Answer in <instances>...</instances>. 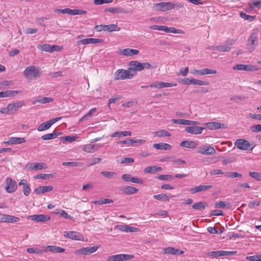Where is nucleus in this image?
<instances>
[{
    "label": "nucleus",
    "mask_w": 261,
    "mask_h": 261,
    "mask_svg": "<svg viewBox=\"0 0 261 261\" xmlns=\"http://www.w3.org/2000/svg\"><path fill=\"white\" fill-rule=\"evenodd\" d=\"M27 167L30 170H40L46 168V165L44 163H32L28 164Z\"/></svg>",
    "instance_id": "2eb2a0df"
},
{
    "label": "nucleus",
    "mask_w": 261,
    "mask_h": 261,
    "mask_svg": "<svg viewBox=\"0 0 261 261\" xmlns=\"http://www.w3.org/2000/svg\"><path fill=\"white\" fill-rule=\"evenodd\" d=\"M24 76L28 80L35 79L41 76V72L39 68L35 66H29L27 67L23 72Z\"/></svg>",
    "instance_id": "f257e3e1"
},
{
    "label": "nucleus",
    "mask_w": 261,
    "mask_h": 261,
    "mask_svg": "<svg viewBox=\"0 0 261 261\" xmlns=\"http://www.w3.org/2000/svg\"><path fill=\"white\" fill-rule=\"evenodd\" d=\"M203 125L210 129H218L224 128V124L220 122H212L204 123Z\"/></svg>",
    "instance_id": "a211bd4d"
},
{
    "label": "nucleus",
    "mask_w": 261,
    "mask_h": 261,
    "mask_svg": "<svg viewBox=\"0 0 261 261\" xmlns=\"http://www.w3.org/2000/svg\"><path fill=\"white\" fill-rule=\"evenodd\" d=\"M175 7L174 4L171 2H162L154 5L155 9L158 11H166Z\"/></svg>",
    "instance_id": "0eeeda50"
},
{
    "label": "nucleus",
    "mask_w": 261,
    "mask_h": 261,
    "mask_svg": "<svg viewBox=\"0 0 261 261\" xmlns=\"http://www.w3.org/2000/svg\"><path fill=\"white\" fill-rule=\"evenodd\" d=\"M54 177L52 174H40L37 175L35 178L46 180Z\"/></svg>",
    "instance_id": "603ef678"
},
{
    "label": "nucleus",
    "mask_w": 261,
    "mask_h": 261,
    "mask_svg": "<svg viewBox=\"0 0 261 261\" xmlns=\"http://www.w3.org/2000/svg\"><path fill=\"white\" fill-rule=\"evenodd\" d=\"M205 129L204 127H199L196 126H187L185 127V131L187 133L192 134H200L202 133V130Z\"/></svg>",
    "instance_id": "f8f14e48"
},
{
    "label": "nucleus",
    "mask_w": 261,
    "mask_h": 261,
    "mask_svg": "<svg viewBox=\"0 0 261 261\" xmlns=\"http://www.w3.org/2000/svg\"><path fill=\"white\" fill-rule=\"evenodd\" d=\"M126 71L127 72V76H128L127 79H132L137 74V71L132 67L129 66Z\"/></svg>",
    "instance_id": "79ce46f5"
},
{
    "label": "nucleus",
    "mask_w": 261,
    "mask_h": 261,
    "mask_svg": "<svg viewBox=\"0 0 261 261\" xmlns=\"http://www.w3.org/2000/svg\"><path fill=\"white\" fill-rule=\"evenodd\" d=\"M181 82L184 85H193V79L185 78L182 80Z\"/></svg>",
    "instance_id": "774afa93"
},
{
    "label": "nucleus",
    "mask_w": 261,
    "mask_h": 261,
    "mask_svg": "<svg viewBox=\"0 0 261 261\" xmlns=\"http://www.w3.org/2000/svg\"><path fill=\"white\" fill-rule=\"evenodd\" d=\"M250 129L253 133H258L261 132V124H256L253 125L251 127Z\"/></svg>",
    "instance_id": "69168bd1"
},
{
    "label": "nucleus",
    "mask_w": 261,
    "mask_h": 261,
    "mask_svg": "<svg viewBox=\"0 0 261 261\" xmlns=\"http://www.w3.org/2000/svg\"><path fill=\"white\" fill-rule=\"evenodd\" d=\"M246 259L249 261H261V254L247 256Z\"/></svg>",
    "instance_id": "3c124183"
},
{
    "label": "nucleus",
    "mask_w": 261,
    "mask_h": 261,
    "mask_svg": "<svg viewBox=\"0 0 261 261\" xmlns=\"http://www.w3.org/2000/svg\"><path fill=\"white\" fill-rule=\"evenodd\" d=\"M6 185L5 190L9 193L14 192L17 189L16 182L10 177L6 178Z\"/></svg>",
    "instance_id": "423d86ee"
},
{
    "label": "nucleus",
    "mask_w": 261,
    "mask_h": 261,
    "mask_svg": "<svg viewBox=\"0 0 261 261\" xmlns=\"http://www.w3.org/2000/svg\"><path fill=\"white\" fill-rule=\"evenodd\" d=\"M180 146L188 148H195L197 146V143L192 141H183L180 143Z\"/></svg>",
    "instance_id": "7c9ffc66"
},
{
    "label": "nucleus",
    "mask_w": 261,
    "mask_h": 261,
    "mask_svg": "<svg viewBox=\"0 0 261 261\" xmlns=\"http://www.w3.org/2000/svg\"><path fill=\"white\" fill-rule=\"evenodd\" d=\"M201 75H206V74H216L217 73V71L215 70H213L209 68H205L203 69H201Z\"/></svg>",
    "instance_id": "de8ad7c7"
},
{
    "label": "nucleus",
    "mask_w": 261,
    "mask_h": 261,
    "mask_svg": "<svg viewBox=\"0 0 261 261\" xmlns=\"http://www.w3.org/2000/svg\"><path fill=\"white\" fill-rule=\"evenodd\" d=\"M53 187L51 186H40L34 190V193L39 195L42 193L50 192L53 190Z\"/></svg>",
    "instance_id": "5701e85b"
},
{
    "label": "nucleus",
    "mask_w": 261,
    "mask_h": 261,
    "mask_svg": "<svg viewBox=\"0 0 261 261\" xmlns=\"http://www.w3.org/2000/svg\"><path fill=\"white\" fill-rule=\"evenodd\" d=\"M86 11L80 9H70V15H82L85 14Z\"/></svg>",
    "instance_id": "4d7b16f0"
},
{
    "label": "nucleus",
    "mask_w": 261,
    "mask_h": 261,
    "mask_svg": "<svg viewBox=\"0 0 261 261\" xmlns=\"http://www.w3.org/2000/svg\"><path fill=\"white\" fill-rule=\"evenodd\" d=\"M32 220L36 222H45L50 220V217L48 215H44L42 214L40 215H34L30 216Z\"/></svg>",
    "instance_id": "dca6fc26"
},
{
    "label": "nucleus",
    "mask_w": 261,
    "mask_h": 261,
    "mask_svg": "<svg viewBox=\"0 0 261 261\" xmlns=\"http://www.w3.org/2000/svg\"><path fill=\"white\" fill-rule=\"evenodd\" d=\"M96 108H92L86 115H85L82 118H81L80 121H83L86 118L91 117L96 111Z\"/></svg>",
    "instance_id": "13d9d810"
},
{
    "label": "nucleus",
    "mask_w": 261,
    "mask_h": 261,
    "mask_svg": "<svg viewBox=\"0 0 261 261\" xmlns=\"http://www.w3.org/2000/svg\"><path fill=\"white\" fill-rule=\"evenodd\" d=\"M193 85L204 86L209 85V83L206 81H203L193 79Z\"/></svg>",
    "instance_id": "052dcab7"
},
{
    "label": "nucleus",
    "mask_w": 261,
    "mask_h": 261,
    "mask_svg": "<svg viewBox=\"0 0 261 261\" xmlns=\"http://www.w3.org/2000/svg\"><path fill=\"white\" fill-rule=\"evenodd\" d=\"M119 227L120 230L127 232H135L137 229V228L135 227H130L127 225H120Z\"/></svg>",
    "instance_id": "58836bf2"
},
{
    "label": "nucleus",
    "mask_w": 261,
    "mask_h": 261,
    "mask_svg": "<svg viewBox=\"0 0 261 261\" xmlns=\"http://www.w3.org/2000/svg\"><path fill=\"white\" fill-rule=\"evenodd\" d=\"M160 84L161 89L165 87H175L177 85V84L175 83H170L165 82H160Z\"/></svg>",
    "instance_id": "0e129e2a"
},
{
    "label": "nucleus",
    "mask_w": 261,
    "mask_h": 261,
    "mask_svg": "<svg viewBox=\"0 0 261 261\" xmlns=\"http://www.w3.org/2000/svg\"><path fill=\"white\" fill-rule=\"evenodd\" d=\"M223 213L221 210H213L211 211L209 214L210 217L212 216H223Z\"/></svg>",
    "instance_id": "e2e57ef3"
},
{
    "label": "nucleus",
    "mask_w": 261,
    "mask_h": 261,
    "mask_svg": "<svg viewBox=\"0 0 261 261\" xmlns=\"http://www.w3.org/2000/svg\"><path fill=\"white\" fill-rule=\"evenodd\" d=\"M154 137H169L171 136V134L167 131L164 129H159L156 132H155L153 133Z\"/></svg>",
    "instance_id": "c9c22d12"
},
{
    "label": "nucleus",
    "mask_w": 261,
    "mask_h": 261,
    "mask_svg": "<svg viewBox=\"0 0 261 261\" xmlns=\"http://www.w3.org/2000/svg\"><path fill=\"white\" fill-rule=\"evenodd\" d=\"M217 50L220 51H228L230 50V47L228 45H219L217 47Z\"/></svg>",
    "instance_id": "5fc2aeb1"
},
{
    "label": "nucleus",
    "mask_w": 261,
    "mask_h": 261,
    "mask_svg": "<svg viewBox=\"0 0 261 261\" xmlns=\"http://www.w3.org/2000/svg\"><path fill=\"white\" fill-rule=\"evenodd\" d=\"M127 77L126 70L118 69L114 73V80L115 81L124 80L127 79Z\"/></svg>",
    "instance_id": "6ab92c4d"
},
{
    "label": "nucleus",
    "mask_w": 261,
    "mask_h": 261,
    "mask_svg": "<svg viewBox=\"0 0 261 261\" xmlns=\"http://www.w3.org/2000/svg\"><path fill=\"white\" fill-rule=\"evenodd\" d=\"M233 69L237 70H245L247 71H256L257 68L252 65L237 64L233 66Z\"/></svg>",
    "instance_id": "1a4fd4ad"
},
{
    "label": "nucleus",
    "mask_w": 261,
    "mask_h": 261,
    "mask_svg": "<svg viewBox=\"0 0 261 261\" xmlns=\"http://www.w3.org/2000/svg\"><path fill=\"white\" fill-rule=\"evenodd\" d=\"M164 251L165 253L172 255L181 254L184 253V251L179 249H175L170 247L165 248Z\"/></svg>",
    "instance_id": "c756f323"
},
{
    "label": "nucleus",
    "mask_w": 261,
    "mask_h": 261,
    "mask_svg": "<svg viewBox=\"0 0 261 261\" xmlns=\"http://www.w3.org/2000/svg\"><path fill=\"white\" fill-rule=\"evenodd\" d=\"M45 252H51L53 253H62L65 251V249L61 247L48 245L44 247Z\"/></svg>",
    "instance_id": "aec40b11"
},
{
    "label": "nucleus",
    "mask_w": 261,
    "mask_h": 261,
    "mask_svg": "<svg viewBox=\"0 0 261 261\" xmlns=\"http://www.w3.org/2000/svg\"><path fill=\"white\" fill-rule=\"evenodd\" d=\"M226 177L228 178L242 177V175L237 172H229L225 174Z\"/></svg>",
    "instance_id": "49530a36"
},
{
    "label": "nucleus",
    "mask_w": 261,
    "mask_h": 261,
    "mask_svg": "<svg viewBox=\"0 0 261 261\" xmlns=\"http://www.w3.org/2000/svg\"><path fill=\"white\" fill-rule=\"evenodd\" d=\"M103 40L100 39L95 38H87L80 40L77 42L78 45L80 44H97L102 43Z\"/></svg>",
    "instance_id": "4468645a"
},
{
    "label": "nucleus",
    "mask_w": 261,
    "mask_h": 261,
    "mask_svg": "<svg viewBox=\"0 0 261 261\" xmlns=\"http://www.w3.org/2000/svg\"><path fill=\"white\" fill-rule=\"evenodd\" d=\"M134 257V255L120 254L109 256L107 258V261H123L129 260Z\"/></svg>",
    "instance_id": "20e7f679"
},
{
    "label": "nucleus",
    "mask_w": 261,
    "mask_h": 261,
    "mask_svg": "<svg viewBox=\"0 0 261 261\" xmlns=\"http://www.w3.org/2000/svg\"><path fill=\"white\" fill-rule=\"evenodd\" d=\"M99 248V246L98 245L94 246L92 247H86L75 250L74 253V254L77 255H89L92 253L96 252Z\"/></svg>",
    "instance_id": "7ed1b4c3"
},
{
    "label": "nucleus",
    "mask_w": 261,
    "mask_h": 261,
    "mask_svg": "<svg viewBox=\"0 0 261 261\" xmlns=\"http://www.w3.org/2000/svg\"><path fill=\"white\" fill-rule=\"evenodd\" d=\"M173 176L171 174L160 175L156 178L160 180L169 181L173 178Z\"/></svg>",
    "instance_id": "09e8293b"
},
{
    "label": "nucleus",
    "mask_w": 261,
    "mask_h": 261,
    "mask_svg": "<svg viewBox=\"0 0 261 261\" xmlns=\"http://www.w3.org/2000/svg\"><path fill=\"white\" fill-rule=\"evenodd\" d=\"M240 15L242 18H243L244 20H248L250 22L253 21L255 18L254 16L247 15L243 12H241Z\"/></svg>",
    "instance_id": "c03bdc74"
},
{
    "label": "nucleus",
    "mask_w": 261,
    "mask_h": 261,
    "mask_svg": "<svg viewBox=\"0 0 261 261\" xmlns=\"http://www.w3.org/2000/svg\"><path fill=\"white\" fill-rule=\"evenodd\" d=\"M62 134V133H53L51 134H47L46 135H44L42 136L41 138L43 140H48L50 139H53L56 138L58 136Z\"/></svg>",
    "instance_id": "72a5a7b5"
},
{
    "label": "nucleus",
    "mask_w": 261,
    "mask_h": 261,
    "mask_svg": "<svg viewBox=\"0 0 261 261\" xmlns=\"http://www.w3.org/2000/svg\"><path fill=\"white\" fill-rule=\"evenodd\" d=\"M27 251L29 253H36L38 254H42L44 250H41L37 248H28L27 249Z\"/></svg>",
    "instance_id": "a18cd8bd"
},
{
    "label": "nucleus",
    "mask_w": 261,
    "mask_h": 261,
    "mask_svg": "<svg viewBox=\"0 0 261 261\" xmlns=\"http://www.w3.org/2000/svg\"><path fill=\"white\" fill-rule=\"evenodd\" d=\"M132 135V132L130 131H121V132H115L110 135L112 138L118 137H124V136H130Z\"/></svg>",
    "instance_id": "2f4dec72"
},
{
    "label": "nucleus",
    "mask_w": 261,
    "mask_h": 261,
    "mask_svg": "<svg viewBox=\"0 0 261 261\" xmlns=\"http://www.w3.org/2000/svg\"><path fill=\"white\" fill-rule=\"evenodd\" d=\"M258 44V32L254 31L250 36L247 41V49L250 51H252L255 49L256 46Z\"/></svg>",
    "instance_id": "f03ea898"
},
{
    "label": "nucleus",
    "mask_w": 261,
    "mask_h": 261,
    "mask_svg": "<svg viewBox=\"0 0 261 261\" xmlns=\"http://www.w3.org/2000/svg\"><path fill=\"white\" fill-rule=\"evenodd\" d=\"M53 101V99L50 97L39 96L37 98L32 101L33 105L37 103H47Z\"/></svg>",
    "instance_id": "cd10ccee"
},
{
    "label": "nucleus",
    "mask_w": 261,
    "mask_h": 261,
    "mask_svg": "<svg viewBox=\"0 0 261 261\" xmlns=\"http://www.w3.org/2000/svg\"><path fill=\"white\" fill-rule=\"evenodd\" d=\"M101 174L105 177L108 178H112L116 173L114 172L102 171Z\"/></svg>",
    "instance_id": "680f3d73"
},
{
    "label": "nucleus",
    "mask_w": 261,
    "mask_h": 261,
    "mask_svg": "<svg viewBox=\"0 0 261 261\" xmlns=\"http://www.w3.org/2000/svg\"><path fill=\"white\" fill-rule=\"evenodd\" d=\"M37 47L39 50L42 51L51 53L52 45L50 44H45L43 45H38Z\"/></svg>",
    "instance_id": "4c0bfd02"
},
{
    "label": "nucleus",
    "mask_w": 261,
    "mask_h": 261,
    "mask_svg": "<svg viewBox=\"0 0 261 261\" xmlns=\"http://www.w3.org/2000/svg\"><path fill=\"white\" fill-rule=\"evenodd\" d=\"M139 51L137 49L125 48L120 50V54L125 56H132L139 54Z\"/></svg>",
    "instance_id": "a878e982"
},
{
    "label": "nucleus",
    "mask_w": 261,
    "mask_h": 261,
    "mask_svg": "<svg viewBox=\"0 0 261 261\" xmlns=\"http://www.w3.org/2000/svg\"><path fill=\"white\" fill-rule=\"evenodd\" d=\"M173 196H168L165 194H161L158 195H154L153 198L155 199L163 201H169L170 198H172Z\"/></svg>",
    "instance_id": "473e14b6"
},
{
    "label": "nucleus",
    "mask_w": 261,
    "mask_h": 261,
    "mask_svg": "<svg viewBox=\"0 0 261 261\" xmlns=\"http://www.w3.org/2000/svg\"><path fill=\"white\" fill-rule=\"evenodd\" d=\"M234 145L238 149L242 150H248L250 147L249 142L243 139H238L234 142Z\"/></svg>",
    "instance_id": "6e6552de"
},
{
    "label": "nucleus",
    "mask_w": 261,
    "mask_h": 261,
    "mask_svg": "<svg viewBox=\"0 0 261 261\" xmlns=\"http://www.w3.org/2000/svg\"><path fill=\"white\" fill-rule=\"evenodd\" d=\"M19 221L18 217L14 216L0 214V222L14 223Z\"/></svg>",
    "instance_id": "9d476101"
},
{
    "label": "nucleus",
    "mask_w": 261,
    "mask_h": 261,
    "mask_svg": "<svg viewBox=\"0 0 261 261\" xmlns=\"http://www.w3.org/2000/svg\"><path fill=\"white\" fill-rule=\"evenodd\" d=\"M64 236L69 239L80 240L81 239V235L79 232L76 231H65Z\"/></svg>",
    "instance_id": "4be33fe9"
},
{
    "label": "nucleus",
    "mask_w": 261,
    "mask_h": 261,
    "mask_svg": "<svg viewBox=\"0 0 261 261\" xmlns=\"http://www.w3.org/2000/svg\"><path fill=\"white\" fill-rule=\"evenodd\" d=\"M245 99V97L243 96L235 95L230 97V100L235 101H243Z\"/></svg>",
    "instance_id": "338daca9"
},
{
    "label": "nucleus",
    "mask_w": 261,
    "mask_h": 261,
    "mask_svg": "<svg viewBox=\"0 0 261 261\" xmlns=\"http://www.w3.org/2000/svg\"><path fill=\"white\" fill-rule=\"evenodd\" d=\"M172 122L175 124H182L189 126H196L198 124H200L198 121L188 120L185 119H172Z\"/></svg>",
    "instance_id": "9b49d317"
},
{
    "label": "nucleus",
    "mask_w": 261,
    "mask_h": 261,
    "mask_svg": "<svg viewBox=\"0 0 261 261\" xmlns=\"http://www.w3.org/2000/svg\"><path fill=\"white\" fill-rule=\"evenodd\" d=\"M53 125L52 123L50 122V120L44 122L42 124H41L38 127L37 130L39 132H42L45 130H47L49 129L51 126Z\"/></svg>",
    "instance_id": "f704fd0d"
},
{
    "label": "nucleus",
    "mask_w": 261,
    "mask_h": 261,
    "mask_svg": "<svg viewBox=\"0 0 261 261\" xmlns=\"http://www.w3.org/2000/svg\"><path fill=\"white\" fill-rule=\"evenodd\" d=\"M120 190L123 193L126 195L133 194L138 192V189L132 186L122 187Z\"/></svg>",
    "instance_id": "412c9836"
},
{
    "label": "nucleus",
    "mask_w": 261,
    "mask_h": 261,
    "mask_svg": "<svg viewBox=\"0 0 261 261\" xmlns=\"http://www.w3.org/2000/svg\"><path fill=\"white\" fill-rule=\"evenodd\" d=\"M95 146V145L91 144H87L84 146L83 149L85 152L92 153L94 151Z\"/></svg>",
    "instance_id": "37998d69"
},
{
    "label": "nucleus",
    "mask_w": 261,
    "mask_h": 261,
    "mask_svg": "<svg viewBox=\"0 0 261 261\" xmlns=\"http://www.w3.org/2000/svg\"><path fill=\"white\" fill-rule=\"evenodd\" d=\"M122 179L126 182H132L139 184H142L144 181L138 177H130V175L128 174H124L122 176Z\"/></svg>",
    "instance_id": "ddd939ff"
},
{
    "label": "nucleus",
    "mask_w": 261,
    "mask_h": 261,
    "mask_svg": "<svg viewBox=\"0 0 261 261\" xmlns=\"http://www.w3.org/2000/svg\"><path fill=\"white\" fill-rule=\"evenodd\" d=\"M204 152L205 155H213L216 154V151L213 147L209 146L206 147Z\"/></svg>",
    "instance_id": "864d4df0"
},
{
    "label": "nucleus",
    "mask_w": 261,
    "mask_h": 261,
    "mask_svg": "<svg viewBox=\"0 0 261 261\" xmlns=\"http://www.w3.org/2000/svg\"><path fill=\"white\" fill-rule=\"evenodd\" d=\"M62 165L65 166H70L72 167L80 166L82 165V164L79 162H63Z\"/></svg>",
    "instance_id": "8fccbe9b"
},
{
    "label": "nucleus",
    "mask_w": 261,
    "mask_h": 261,
    "mask_svg": "<svg viewBox=\"0 0 261 261\" xmlns=\"http://www.w3.org/2000/svg\"><path fill=\"white\" fill-rule=\"evenodd\" d=\"M129 66L132 67L136 71H141L143 70V66L142 63L137 61H132L128 64Z\"/></svg>",
    "instance_id": "c85d7f7f"
},
{
    "label": "nucleus",
    "mask_w": 261,
    "mask_h": 261,
    "mask_svg": "<svg viewBox=\"0 0 261 261\" xmlns=\"http://www.w3.org/2000/svg\"><path fill=\"white\" fill-rule=\"evenodd\" d=\"M153 147L159 150H169L171 149L172 146L167 143H160L154 144L153 145Z\"/></svg>",
    "instance_id": "bb28decb"
},
{
    "label": "nucleus",
    "mask_w": 261,
    "mask_h": 261,
    "mask_svg": "<svg viewBox=\"0 0 261 261\" xmlns=\"http://www.w3.org/2000/svg\"><path fill=\"white\" fill-rule=\"evenodd\" d=\"M119 30L120 28H119L117 24H111L109 25H105V31L111 32Z\"/></svg>",
    "instance_id": "e433bc0d"
},
{
    "label": "nucleus",
    "mask_w": 261,
    "mask_h": 261,
    "mask_svg": "<svg viewBox=\"0 0 261 261\" xmlns=\"http://www.w3.org/2000/svg\"><path fill=\"white\" fill-rule=\"evenodd\" d=\"M21 91L18 90H7L0 92V97H13L16 94L21 93Z\"/></svg>",
    "instance_id": "393cba45"
},
{
    "label": "nucleus",
    "mask_w": 261,
    "mask_h": 261,
    "mask_svg": "<svg viewBox=\"0 0 261 261\" xmlns=\"http://www.w3.org/2000/svg\"><path fill=\"white\" fill-rule=\"evenodd\" d=\"M113 201L112 199H108V198H101L97 201H95L93 202L94 203L101 205L107 203H113Z\"/></svg>",
    "instance_id": "a19ab883"
},
{
    "label": "nucleus",
    "mask_w": 261,
    "mask_h": 261,
    "mask_svg": "<svg viewBox=\"0 0 261 261\" xmlns=\"http://www.w3.org/2000/svg\"><path fill=\"white\" fill-rule=\"evenodd\" d=\"M212 187V185H200L190 189L189 192L192 194H194L201 191H207Z\"/></svg>",
    "instance_id": "f3484780"
},
{
    "label": "nucleus",
    "mask_w": 261,
    "mask_h": 261,
    "mask_svg": "<svg viewBox=\"0 0 261 261\" xmlns=\"http://www.w3.org/2000/svg\"><path fill=\"white\" fill-rule=\"evenodd\" d=\"M208 204L206 203L203 202H199L192 205V208L195 210H202L204 209Z\"/></svg>",
    "instance_id": "ea45409f"
},
{
    "label": "nucleus",
    "mask_w": 261,
    "mask_h": 261,
    "mask_svg": "<svg viewBox=\"0 0 261 261\" xmlns=\"http://www.w3.org/2000/svg\"><path fill=\"white\" fill-rule=\"evenodd\" d=\"M237 252L236 251H229L219 250L208 252L207 256L218 258L220 256L233 255L236 254Z\"/></svg>",
    "instance_id": "39448f33"
},
{
    "label": "nucleus",
    "mask_w": 261,
    "mask_h": 261,
    "mask_svg": "<svg viewBox=\"0 0 261 261\" xmlns=\"http://www.w3.org/2000/svg\"><path fill=\"white\" fill-rule=\"evenodd\" d=\"M25 140L24 138L11 137L7 141L4 142V144H17L24 143Z\"/></svg>",
    "instance_id": "b1692460"
},
{
    "label": "nucleus",
    "mask_w": 261,
    "mask_h": 261,
    "mask_svg": "<svg viewBox=\"0 0 261 261\" xmlns=\"http://www.w3.org/2000/svg\"><path fill=\"white\" fill-rule=\"evenodd\" d=\"M60 140L64 142H72L75 140V137L73 136H66L60 138Z\"/></svg>",
    "instance_id": "bf43d9fd"
},
{
    "label": "nucleus",
    "mask_w": 261,
    "mask_h": 261,
    "mask_svg": "<svg viewBox=\"0 0 261 261\" xmlns=\"http://www.w3.org/2000/svg\"><path fill=\"white\" fill-rule=\"evenodd\" d=\"M249 176L256 179L257 180H261V174L256 172H250Z\"/></svg>",
    "instance_id": "6e6d98bb"
}]
</instances>
